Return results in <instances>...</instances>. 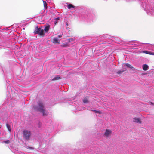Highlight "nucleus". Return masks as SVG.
Instances as JSON below:
<instances>
[{
	"mask_svg": "<svg viewBox=\"0 0 154 154\" xmlns=\"http://www.w3.org/2000/svg\"><path fill=\"white\" fill-rule=\"evenodd\" d=\"M34 109L36 111L41 112L42 113L43 115H47L48 114V112L44 109V103L41 101H38L37 102V106H33Z\"/></svg>",
	"mask_w": 154,
	"mask_h": 154,
	"instance_id": "f257e3e1",
	"label": "nucleus"
},
{
	"mask_svg": "<svg viewBox=\"0 0 154 154\" xmlns=\"http://www.w3.org/2000/svg\"><path fill=\"white\" fill-rule=\"evenodd\" d=\"M31 134V131L27 130H24L23 131V137L26 140H28L30 138Z\"/></svg>",
	"mask_w": 154,
	"mask_h": 154,
	"instance_id": "f03ea898",
	"label": "nucleus"
},
{
	"mask_svg": "<svg viewBox=\"0 0 154 154\" xmlns=\"http://www.w3.org/2000/svg\"><path fill=\"white\" fill-rule=\"evenodd\" d=\"M34 33L35 34H38L41 35H44L43 29L40 28H38V27H37L35 29Z\"/></svg>",
	"mask_w": 154,
	"mask_h": 154,
	"instance_id": "7ed1b4c3",
	"label": "nucleus"
},
{
	"mask_svg": "<svg viewBox=\"0 0 154 154\" xmlns=\"http://www.w3.org/2000/svg\"><path fill=\"white\" fill-rule=\"evenodd\" d=\"M143 43H140L138 41H131L129 44L130 45H135L137 46H139L141 45V44H143Z\"/></svg>",
	"mask_w": 154,
	"mask_h": 154,
	"instance_id": "20e7f679",
	"label": "nucleus"
},
{
	"mask_svg": "<svg viewBox=\"0 0 154 154\" xmlns=\"http://www.w3.org/2000/svg\"><path fill=\"white\" fill-rule=\"evenodd\" d=\"M44 27V31L45 32L47 33L49 31L50 28V26L49 25H45Z\"/></svg>",
	"mask_w": 154,
	"mask_h": 154,
	"instance_id": "39448f33",
	"label": "nucleus"
},
{
	"mask_svg": "<svg viewBox=\"0 0 154 154\" xmlns=\"http://www.w3.org/2000/svg\"><path fill=\"white\" fill-rule=\"evenodd\" d=\"M111 132L110 130L106 129L104 135L106 137H108L111 134Z\"/></svg>",
	"mask_w": 154,
	"mask_h": 154,
	"instance_id": "423d86ee",
	"label": "nucleus"
},
{
	"mask_svg": "<svg viewBox=\"0 0 154 154\" xmlns=\"http://www.w3.org/2000/svg\"><path fill=\"white\" fill-rule=\"evenodd\" d=\"M143 53L149 54V55H154V52H151L149 51H143Z\"/></svg>",
	"mask_w": 154,
	"mask_h": 154,
	"instance_id": "0eeeda50",
	"label": "nucleus"
},
{
	"mask_svg": "<svg viewBox=\"0 0 154 154\" xmlns=\"http://www.w3.org/2000/svg\"><path fill=\"white\" fill-rule=\"evenodd\" d=\"M133 121L134 122L140 123L141 122L140 119L138 118H134L133 119Z\"/></svg>",
	"mask_w": 154,
	"mask_h": 154,
	"instance_id": "6e6552de",
	"label": "nucleus"
},
{
	"mask_svg": "<svg viewBox=\"0 0 154 154\" xmlns=\"http://www.w3.org/2000/svg\"><path fill=\"white\" fill-rule=\"evenodd\" d=\"M149 68V66L147 64H144L143 65V69L144 71L147 70Z\"/></svg>",
	"mask_w": 154,
	"mask_h": 154,
	"instance_id": "1a4fd4ad",
	"label": "nucleus"
},
{
	"mask_svg": "<svg viewBox=\"0 0 154 154\" xmlns=\"http://www.w3.org/2000/svg\"><path fill=\"white\" fill-rule=\"evenodd\" d=\"M6 126L9 132L10 133H11V129L10 125L9 124L7 123L6 124Z\"/></svg>",
	"mask_w": 154,
	"mask_h": 154,
	"instance_id": "9d476101",
	"label": "nucleus"
},
{
	"mask_svg": "<svg viewBox=\"0 0 154 154\" xmlns=\"http://www.w3.org/2000/svg\"><path fill=\"white\" fill-rule=\"evenodd\" d=\"M59 39L57 38H54L53 39V42L55 43H59L58 42Z\"/></svg>",
	"mask_w": 154,
	"mask_h": 154,
	"instance_id": "9b49d317",
	"label": "nucleus"
},
{
	"mask_svg": "<svg viewBox=\"0 0 154 154\" xmlns=\"http://www.w3.org/2000/svg\"><path fill=\"white\" fill-rule=\"evenodd\" d=\"M60 79V76H57L53 78L52 79V80L54 81L55 80H57Z\"/></svg>",
	"mask_w": 154,
	"mask_h": 154,
	"instance_id": "f8f14e48",
	"label": "nucleus"
},
{
	"mask_svg": "<svg viewBox=\"0 0 154 154\" xmlns=\"http://www.w3.org/2000/svg\"><path fill=\"white\" fill-rule=\"evenodd\" d=\"M67 7L69 9H70L71 8H73L75 7L74 6H73L72 4H69L68 5Z\"/></svg>",
	"mask_w": 154,
	"mask_h": 154,
	"instance_id": "ddd939ff",
	"label": "nucleus"
},
{
	"mask_svg": "<svg viewBox=\"0 0 154 154\" xmlns=\"http://www.w3.org/2000/svg\"><path fill=\"white\" fill-rule=\"evenodd\" d=\"M125 66H126L127 67H130V66H131V65L128 63L123 64L122 65L123 67H124Z\"/></svg>",
	"mask_w": 154,
	"mask_h": 154,
	"instance_id": "4468645a",
	"label": "nucleus"
},
{
	"mask_svg": "<svg viewBox=\"0 0 154 154\" xmlns=\"http://www.w3.org/2000/svg\"><path fill=\"white\" fill-rule=\"evenodd\" d=\"M125 66H126L127 67H130V66H131V65L128 63L123 64L122 65L123 67H124Z\"/></svg>",
	"mask_w": 154,
	"mask_h": 154,
	"instance_id": "2eb2a0df",
	"label": "nucleus"
},
{
	"mask_svg": "<svg viewBox=\"0 0 154 154\" xmlns=\"http://www.w3.org/2000/svg\"><path fill=\"white\" fill-rule=\"evenodd\" d=\"M126 70V69H125L124 70H119L117 72L118 74H120L122 73L124 71Z\"/></svg>",
	"mask_w": 154,
	"mask_h": 154,
	"instance_id": "dca6fc26",
	"label": "nucleus"
},
{
	"mask_svg": "<svg viewBox=\"0 0 154 154\" xmlns=\"http://www.w3.org/2000/svg\"><path fill=\"white\" fill-rule=\"evenodd\" d=\"M150 48H149V49L154 51V45H150Z\"/></svg>",
	"mask_w": 154,
	"mask_h": 154,
	"instance_id": "f3484780",
	"label": "nucleus"
},
{
	"mask_svg": "<svg viewBox=\"0 0 154 154\" xmlns=\"http://www.w3.org/2000/svg\"><path fill=\"white\" fill-rule=\"evenodd\" d=\"M83 102L85 103H86L88 102V100L87 98L86 97L85 98L83 99Z\"/></svg>",
	"mask_w": 154,
	"mask_h": 154,
	"instance_id": "a211bd4d",
	"label": "nucleus"
},
{
	"mask_svg": "<svg viewBox=\"0 0 154 154\" xmlns=\"http://www.w3.org/2000/svg\"><path fill=\"white\" fill-rule=\"evenodd\" d=\"M3 143H4L5 144H9L10 143V140H7L6 141H4L3 142Z\"/></svg>",
	"mask_w": 154,
	"mask_h": 154,
	"instance_id": "6ab92c4d",
	"label": "nucleus"
},
{
	"mask_svg": "<svg viewBox=\"0 0 154 154\" xmlns=\"http://www.w3.org/2000/svg\"><path fill=\"white\" fill-rule=\"evenodd\" d=\"M93 111L95 113H99V114H100L101 113V111H97V110H93Z\"/></svg>",
	"mask_w": 154,
	"mask_h": 154,
	"instance_id": "aec40b11",
	"label": "nucleus"
},
{
	"mask_svg": "<svg viewBox=\"0 0 154 154\" xmlns=\"http://www.w3.org/2000/svg\"><path fill=\"white\" fill-rule=\"evenodd\" d=\"M43 2L44 6H45L46 5H47V4L45 1H43Z\"/></svg>",
	"mask_w": 154,
	"mask_h": 154,
	"instance_id": "412c9836",
	"label": "nucleus"
},
{
	"mask_svg": "<svg viewBox=\"0 0 154 154\" xmlns=\"http://www.w3.org/2000/svg\"><path fill=\"white\" fill-rule=\"evenodd\" d=\"M57 22H58V21L55 19L54 21V23L56 25V24H57Z\"/></svg>",
	"mask_w": 154,
	"mask_h": 154,
	"instance_id": "4be33fe9",
	"label": "nucleus"
},
{
	"mask_svg": "<svg viewBox=\"0 0 154 154\" xmlns=\"http://www.w3.org/2000/svg\"><path fill=\"white\" fill-rule=\"evenodd\" d=\"M130 68H131L132 69H133L134 68L131 65V66H130Z\"/></svg>",
	"mask_w": 154,
	"mask_h": 154,
	"instance_id": "5701e85b",
	"label": "nucleus"
},
{
	"mask_svg": "<svg viewBox=\"0 0 154 154\" xmlns=\"http://www.w3.org/2000/svg\"><path fill=\"white\" fill-rule=\"evenodd\" d=\"M55 19L56 20H57V21H58V20H59L60 18H59V17H57V18L56 19Z\"/></svg>",
	"mask_w": 154,
	"mask_h": 154,
	"instance_id": "b1692460",
	"label": "nucleus"
},
{
	"mask_svg": "<svg viewBox=\"0 0 154 154\" xmlns=\"http://www.w3.org/2000/svg\"><path fill=\"white\" fill-rule=\"evenodd\" d=\"M110 37V36L108 35H106V37H107L108 38H109V37Z\"/></svg>",
	"mask_w": 154,
	"mask_h": 154,
	"instance_id": "393cba45",
	"label": "nucleus"
},
{
	"mask_svg": "<svg viewBox=\"0 0 154 154\" xmlns=\"http://www.w3.org/2000/svg\"><path fill=\"white\" fill-rule=\"evenodd\" d=\"M38 125H39V127H40L41 125V124L40 122H39V123Z\"/></svg>",
	"mask_w": 154,
	"mask_h": 154,
	"instance_id": "a878e982",
	"label": "nucleus"
},
{
	"mask_svg": "<svg viewBox=\"0 0 154 154\" xmlns=\"http://www.w3.org/2000/svg\"><path fill=\"white\" fill-rule=\"evenodd\" d=\"M58 37H59V38H60V37H62V35H59L58 36Z\"/></svg>",
	"mask_w": 154,
	"mask_h": 154,
	"instance_id": "bb28decb",
	"label": "nucleus"
},
{
	"mask_svg": "<svg viewBox=\"0 0 154 154\" xmlns=\"http://www.w3.org/2000/svg\"><path fill=\"white\" fill-rule=\"evenodd\" d=\"M66 26H68V23H67V22H66Z\"/></svg>",
	"mask_w": 154,
	"mask_h": 154,
	"instance_id": "cd10ccee",
	"label": "nucleus"
},
{
	"mask_svg": "<svg viewBox=\"0 0 154 154\" xmlns=\"http://www.w3.org/2000/svg\"><path fill=\"white\" fill-rule=\"evenodd\" d=\"M150 103H151V104L152 105V104H153V103H152V102H150Z\"/></svg>",
	"mask_w": 154,
	"mask_h": 154,
	"instance_id": "c85d7f7f",
	"label": "nucleus"
},
{
	"mask_svg": "<svg viewBox=\"0 0 154 154\" xmlns=\"http://www.w3.org/2000/svg\"><path fill=\"white\" fill-rule=\"evenodd\" d=\"M23 29H25V28H23Z\"/></svg>",
	"mask_w": 154,
	"mask_h": 154,
	"instance_id": "c756f323",
	"label": "nucleus"
}]
</instances>
